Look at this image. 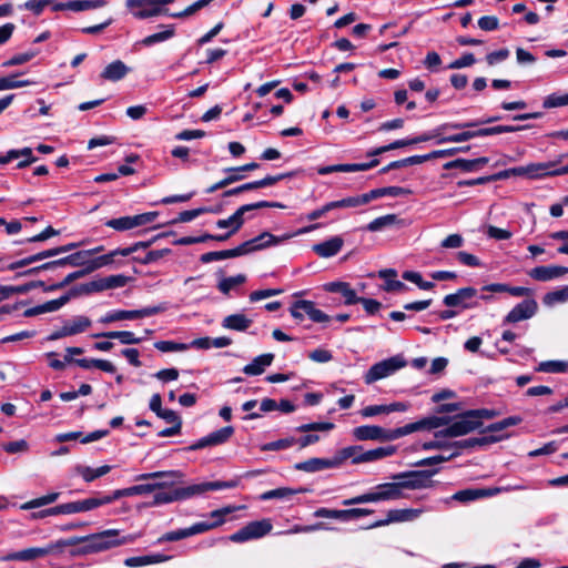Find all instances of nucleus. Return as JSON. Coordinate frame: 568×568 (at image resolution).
Returning <instances> with one entry per match:
<instances>
[{"label": "nucleus", "instance_id": "52", "mask_svg": "<svg viewBox=\"0 0 568 568\" xmlns=\"http://www.w3.org/2000/svg\"><path fill=\"white\" fill-rule=\"evenodd\" d=\"M296 444L295 437H286L278 440H274L271 443H266L261 446V450L268 452V450H283L287 449Z\"/></svg>", "mask_w": 568, "mask_h": 568}, {"label": "nucleus", "instance_id": "64", "mask_svg": "<svg viewBox=\"0 0 568 568\" xmlns=\"http://www.w3.org/2000/svg\"><path fill=\"white\" fill-rule=\"evenodd\" d=\"M403 278L415 283L422 290H430L434 287V283L423 281L422 275L418 272L406 271L403 273Z\"/></svg>", "mask_w": 568, "mask_h": 568}, {"label": "nucleus", "instance_id": "20", "mask_svg": "<svg viewBox=\"0 0 568 568\" xmlns=\"http://www.w3.org/2000/svg\"><path fill=\"white\" fill-rule=\"evenodd\" d=\"M128 277L124 275H110L106 277H101L94 280L85 285V291L89 293L92 292H102L105 290L122 287L126 284Z\"/></svg>", "mask_w": 568, "mask_h": 568}, {"label": "nucleus", "instance_id": "17", "mask_svg": "<svg viewBox=\"0 0 568 568\" xmlns=\"http://www.w3.org/2000/svg\"><path fill=\"white\" fill-rule=\"evenodd\" d=\"M538 310L534 298H527L518 303L503 320V324L517 323L531 318Z\"/></svg>", "mask_w": 568, "mask_h": 568}, {"label": "nucleus", "instance_id": "56", "mask_svg": "<svg viewBox=\"0 0 568 568\" xmlns=\"http://www.w3.org/2000/svg\"><path fill=\"white\" fill-rule=\"evenodd\" d=\"M174 36V28L172 26H170L166 30L164 31H161V32H158V33H153V34H150L148 37H145L143 40H142V43L144 45H153L155 43H159V42H163L165 40H169L170 38H172Z\"/></svg>", "mask_w": 568, "mask_h": 568}, {"label": "nucleus", "instance_id": "63", "mask_svg": "<svg viewBox=\"0 0 568 568\" xmlns=\"http://www.w3.org/2000/svg\"><path fill=\"white\" fill-rule=\"evenodd\" d=\"M154 347L161 352H184L189 349V344L173 341H160L154 344Z\"/></svg>", "mask_w": 568, "mask_h": 568}, {"label": "nucleus", "instance_id": "22", "mask_svg": "<svg viewBox=\"0 0 568 568\" xmlns=\"http://www.w3.org/2000/svg\"><path fill=\"white\" fill-rule=\"evenodd\" d=\"M568 273V267L558 265L537 266L528 272V275L540 282L551 281Z\"/></svg>", "mask_w": 568, "mask_h": 568}, {"label": "nucleus", "instance_id": "9", "mask_svg": "<svg viewBox=\"0 0 568 568\" xmlns=\"http://www.w3.org/2000/svg\"><path fill=\"white\" fill-rule=\"evenodd\" d=\"M239 485V480H217V481H205L200 484L190 485L187 487H180L178 489L179 499L184 500L194 496L203 495L210 490H220V489H229L234 488Z\"/></svg>", "mask_w": 568, "mask_h": 568}, {"label": "nucleus", "instance_id": "36", "mask_svg": "<svg viewBox=\"0 0 568 568\" xmlns=\"http://www.w3.org/2000/svg\"><path fill=\"white\" fill-rule=\"evenodd\" d=\"M476 125H477L476 122L446 123V124L442 125L440 128H438L433 133H425V134H422L419 136L412 138V144H417V143H420V142L429 141V140L438 136L439 135V131H442V130H448V129L458 130V129H465V128H473V126H476Z\"/></svg>", "mask_w": 568, "mask_h": 568}, {"label": "nucleus", "instance_id": "34", "mask_svg": "<svg viewBox=\"0 0 568 568\" xmlns=\"http://www.w3.org/2000/svg\"><path fill=\"white\" fill-rule=\"evenodd\" d=\"M92 337L100 338L105 337L109 339H119L120 343L129 345V344H139L142 342L141 337H136L132 332L129 331H110L104 333L93 334Z\"/></svg>", "mask_w": 568, "mask_h": 568}, {"label": "nucleus", "instance_id": "12", "mask_svg": "<svg viewBox=\"0 0 568 568\" xmlns=\"http://www.w3.org/2000/svg\"><path fill=\"white\" fill-rule=\"evenodd\" d=\"M474 414L470 410L462 414L448 427L443 430L436 432L435 437H458L466 435L478 428L477 419H474Z\"/></svg>", "mask_w": 568, "mask_h": 568}, {"label": "nucleus", "instance_id": "28", "mask_svg": "<svg viewBox=\"0 0 568 568\" xmlns=\"http://www.w3.org/2000/svg\"><path fill=\"white\" fill-rule=\"evenodd\" d=\"M324 288L327 292L341 294L344 297V303L346 305H353L358 302V296L356 292L346 282H329L324 285Z\"/></svg>", "mask_w": 568, "mask_h": 568}, {"label": "nucleus", "instance_id": "39", "mask_svg": "<svg viewBox=\"0 0 568 568\" xmlns=\"http://www.w3.org/2000/svg\"><path fill=\"white\" fill-rule=\"evenodd\" d=\"M75 470L77 474L80 475L87 483H91L94 479L106 475L111 470V466L103 465L98 468H91L89 466H78Z\"/></svg>", "mask_w": 568, "mask_h": 568}, {"label": "nucleus", "instance_id": "37", "mask_svg": "<svg viewBox=\"0 0 568 568\" xmlns=\"http://www.w3.org/2000/svg\"><path fill=\"white\" fill-rule=\"evenodd\" d=\"M150 409L165 422H176L180 416L172 409L162 408V398L160 394H154L150 400Z\"/></svg>", "mask_w": 568, "mask_h": 568}, {"label": "nucleus", "instance_id": "47", "mask_svg": "<svg viewBox=\"0 0 568 568\" xmlns=\"http://www.w3.org/2000/svg\"><path fill=\"white\" fill-rule=\"evenodd\" d=\"M537 371L544 372V373H565L568 371V362H566V361L541 362L538 365Z\"/></svg>", "mask_w": 568, "mask_h": 568}, {"label": "nucleus", "instance_id": "24", "mask_svg": "<svg viewBox=\"0 0 568 568\" xmlns=\"http://www.w3.org/2000/svg\"><path fill=\"white\" fill-rule=\"evenodd\" d=\"M97 508L94 497L82 500L70 501L57 506L58 515H72L78 513H87Z\"/></svg>", "mask_w": 568, "mask_h": 568}, {"label": "nucleus", "instance_id": "30", "mask_svg": "<svg viewBox=\"0 0 568 568\" xmlns=\"http://www.w3.org/2000/svg\"><path fill=\"white\" fill-rule=\"evenodd\" d=\"M396 453L395 446H385V447H378L375 449H371L367 452L361 453L356 459L355 464H364V463H372L379 459H383L385 457H389Z\"/></svg>", "mask_w": 568, "mask_h": 568}, {"label": "nucleus", "instance_id": "4", "mask_svg": "<svg viewBox=\"0 0 568 568\" xmlns=\"http://www.w3.org/2000/svg\"><path fill=\"white\" fill-rule=\"evenodd\" d=\"M436 473V469L403 471L393 475L392 479H399L404 491L426 489L434 487L435 481L432 477Z\"/></svg>", "mask_w": 568, "mask_h": 568}, {"label": "nucleus", "instance_id": "14", "mask_svg": "<svg viewBox=\"0 0 568 568\" xmlns=\"http://www.w3.org/2000/svg\"><path fill=\"white\" fill-rule=\"evenodd\" d=\"M477 290L474 287L459 288L454 294H448L444 297L443 303L448 307H457L459 310L475 308L479 304L476 300Z\"/></svg>", "mask_w": 568, "mask_h": 568}, {"label": "nucleus", "instance_id": "42", "mask_svg": "<svg viewBox=\"0 0 568 568\" xmlns=\"http://www.w3.org/2000/svg\"><path fill=\"white\" fill-rule=\"evenodd\" d=\"M427 161V156L424 155H413L406 159H402L398 161L390 162L388 165L382 169V173H386L390 170L400 169L408 165L422 164Z\"/></svg>", "mask_w": 568, "mask_h": 568}, {"label": "nucleus", "instance_id": "58", "mask_svg": "<svg viewBox=\"0 0 568 568\" xmlns=\"http://www.w3.org/2000/svg\"><path fill=\"white\" fill-rule=\"evenodd\" d=\"M126 496H130L129 489L123 488V489L114 490L111 495L94 497V500L97 503V508H99L101 506L109 505V504L113 503L114 500L120 499L122 497H126Z\"/></svg>", "mask_w": 568, "mask_h": 568}, {"label": "nucleus", "instance_id": "59", "mask_svg": "<svg viewBox=\"0 0 568 568\" xmlns=\"http://www.w3.org/2000/svg\"><path fill=\"white\" fill-rule=\"evenodd\" d=\"M568 105V93L559 94L552 93L545 98L542 106L545 109H552L558 106Z\"/></svg>", "mask_w": 568, "mask_h": 568}, {"label": "nucleus", "instance_id": "48", "mask_svg": "<svg viewBox=\"0 0 568 568\" xmlns=\"http://www.w3.org/2000/svg\"><path fill=\"white\" fill-rule=\"evenodd\" d=\"M396 220H397V216L395 214H387V215H384V216L373 220L371 223H368L366 229L369 232H377L387 226L393 225L396 222Z\"/></svg>", "mask_w": 568, "mask_h": 568}, {"label": "nucleus", "instance_id": "2", "mask_svg": "<svg viewBox=\"0 0 568 568\" xmlns=\"http://www.w3.org/2000/svg\"><path fill=\"white\" fill-rule=\"evenodd\" d=\"M141 536V532L121 536L118 529H106L88 535V545L83 546L82 551L84 554L105 551L122 545L132 544Z\"/></svg>", "mask_w": 568, "mask_h": 568}, {"label": "nucleus", "instance_id": "45", "mask_svg": "<svg viewBox=\"0 0 568 568\" xmlns=\"http://www.w3.org/2000/svg\"><path fill=\"white\" fill-rule=\"evenodd\" d=\"M59 498V493H50L45 496L34 498L32 500H29L20 506V509L22 510H29L39 508L49 504L54 503Z\"/></svg>", "mask_w": 568, "mask_h": 568}, {"label": "nucleus", "instance_id": "49", "mask_svg": "<svg viewBox=\"0 0 568 568\" xmlns=\"http://www.w3.org/2000/svg\"><path fill=\"white\" fill-rule=\"evenodd\" d=\"M212 1L213 0H197L194 3H192L191 6H189L187 8H185L183 11H180L176 13H171L170 16L175 19H183V18L191 17L194 13H196L197 11H200L201 9L209 6Z\"/></svg>", "mask_w": 568, "mask_h": 568}, {"label": "nucleus", "instance_id": "57", "mask_svg": "<svg viewBox=\"0 0 568 568\" xmlns=\"http://www.w3.org/2000/svg\"><path fill=\"white\" fill-rule=\"evenodd\" d=\"M335 427L333 423L323 422V423H308L303 424L296 427V432L298 433H310V432H329Z\"/></svg>", "mask_w": 568, "mask_h": 568}, {"label": "nucleus", "instance_id": "35", "mask_svg": "<svg viewBox=\"0 0 568 568\" xmlns=\"http://www.w3.org/2000/svg\"><path fill=\"white\" fill-rule=\"evenodd\" d=\"M244 210L240 206L231 216L227 219L219 220L216 226L219 229L231 227L230 233H236L244 224Z\"/></svg>", "mask_w": 568, "mask_h": 568}, {"label": "nucleus", "instance_id": "51", "mask_svg": "<svg viewBox=\"0 0 568 568\" xmlns=\"http://www.w3.org/2000/svg\"><path fill=\"white\" fill-rule=\"evenodd\" d=\"M37 54H38V52L34 50H29L27 52L14 54L13 57H11L7 61H4L2 63V67L9 68V67L24 64V63L31 61Z\"/></svg>", "mask_w": 568, "mask_h": 568}, {"label": "nucleus", "instance_id": "40", "mask_svg": "<svg viewBox=\"0 0 568 568\" xmlns=\"http://www.w3.org/2000/svg\"><path fill=\"white\" fill-rule=\"evenodd\" d=\"M242 256L237 247L231 248V250H224V251H215V252H207L201 255L200 261L202 263H211L214 261H221L225 258H233Z\"/></svg>", "mask_w": 568, "mask_h": 568}, {"label": "nucleus", "instance_id": "61", "mask_svg": "<svg viewBox=\"0 0 568 568\" xmlns=\"http://www.w3.org/2000/svg\"><path fill=\"white\" fill-rule=\"evenodd\" d=\"M180 500L178 489H173L170 491H159L153 496V501L151 505L158 506L163 504H170L173 501Z\"/></svg>", "mask_w": 568, "mask_h": 568}, {"label": "nucleus", "instance_id": "26", "mask_svg": "<svg viewBox=\"0 0 568 568\" xmlns=\"http://www.w3.org/2000/svg\"><path fill=\"white\" fill-rule=\"evenodd\" d=\"M70 301V295L65 294L57 300L48 301L41 305H37L34 307H30L24 311L23 315L26 317H32L44 313H51L60 310Z\"/></svg>", "mask_w": 568, "mask_h": 568}, {"label": "nucleus", "instance_id": "11", "mask_svg": "<svg viewBox=\"0 0 568 568\" xmlns=\"http://www.w3.org/2000/svg\"><path fill=\"white\" fill-rule=\"evenodd\" d=\"M290 311L291 315L298 321L308 317L314 323H327L331 320L326 313L316 307L314 302L307 300L296 301Z\"/></svg>", "mask_w": 568, "mask_h": 568}, {"label": "nucleus", "instance_id": "44", "mask_svg": "<svg viewBox=\"0 0 568 568\" xmlns=\"http://www.w3.org/2000/svg\"><path fill=\"white\" fill-rule=\"evenodd\" d=\"M487 496L488 494L484 489H464L455 493L452 499L459 503H468Z\"/></svg>", "mask_w": 568, "mask_h": 568}, {"label": "nucleus", "instance_id": "16", "mask_svg": "<svg viewBox=\"0 0 568 568\" xmlns=\"http://www.w3.org/2000/svg\"><path fill=\"white\" fill-rule=\"evenodd\" d=\"M234 434V428L232 426H225L221 429L210 433L209 435L200 438L195 443H193L189 449L190 450H199L205 447L219 446L226 443Z\"/></svg>", "mask_w": 568, "mask_h": 568}, {"label": "nucleus", "instance_id": "1", "mask_svg": "<svg viewBox=\"0 0 568 568\" xmlns=\"http://www.w3.org/2000/svg\"><path fill=\"white\" fill-rule=\"evenodd\" d=\"M406 498L399 479L376 485L372 490L362 495L344 499L342 505L353 506L367 503L390 501Z\"/></svg>", "mask_w": 568, "mask_h": 568}, {"label": "nucleus", "instance_id": "7", "mask_svg": "<svg viewBox=\"0 0 568 568\" xmlns=\"http://www.w3.org/2000/svg\"><path fill=\"white\" fill-rule=\"evenodd\" d=\"M92 325L91 320L84 315H77L69 320H64L62 325L53 331L48 337V341H58L68 336L84 333Z\"/></svg>", "mask_w": 568, "mask_h": 568}, {"label": "nucleus", "instance_id": "54", "mask_svg": "<svg viewBox=\"0 0 568 568\" xmlns=\"http://www.w3.org/2000/svg\"><path fill=\"white\" fill-rule=\"evenodd\" d=\"M480 134L478 133V130L476 131H463L457 134H453L449 136H444L437 140L438 144L446 143V142H453V143H459L465 142L474 138H479Z\"/></svg>", "mask_w": 568, "mask_h": 568}, {"label": "nucleus", "instance_id": "29", "mask_svg": "<svg viewBox=\"0 0 568 568\" xmlns=\"http://www.w3.org/2000/svg\"><path fill=\"white\" fill-rule=\"evenodd\" d=\"M489 162L488 158H478L474 160L456 159L444 164L445 170L460 169L464 172H474L486 165Z\"/></svg>", "mask_w": 568, "mask_h": 568}, {"label": "nucleus", "instance_id": "19", "mask_svg": "<svg viewBox=\"0 0 568 568\" xmlns=\"http://www.w3.org/2000/svg\"><path fill=\"white\" fill-rule=\"evenodd\" d=\"M352 435L356 440L388 442V430L377 425H363L355 427Z\"/></svg>", "mask_w": 568, "mask_h": 568}, {"label": "nucleus", "instance_id": "8", "mask_svg": "<svg viewBox=\"0 0 568 568\" xmlns=\"http://www.w3.org/2000/svg\"><path fill=\"white\" fill-rule=\"evenodd\" d=\"M163 310L164 308L162 306H148V307H143L141 310H131V311L113 310V311L108 312L105 315H103L99 320V322L102 324H110V323L119 322V321H132V320L143 318V317L159 314Z\"/></svg>", "mask_w": 568, "mask_h": 568}, {"label": "nucleus", "instance_id": "55", "mask_svg": "<svg viewBox=\"0 0 568 568\" xmlns=\"http://www.w3.org/2000/svg\"><path fill=\"white\" fill-rule=\"evenodd\" d=\"M329 210H336V209H349V207H356L363 205L361 195L356 196H348L342 200L332 201L328 202Z\"/></svg>", "mask_w": 568, "mask_h": 568}, {"label": "nucleus", "instance_id": "23", "mask_svg": "<svg viewBox=\"0 0 568 568\" xmlns=\"http://www.w3.org/2000/svg\"><path fill=\"white\" fill-rule=\"evenodd\" d=\"M344 240L336 235L324 242L314 244L312 250L313 252L323 258H328L335 256L343 247Z\"/></svg>", "mask_w": 568, "mask_h": 568}, {"label": "nucleus", "instance_id": "15", "mask_svg": "<svg viewBox=\"0 0 568 568\" xmlns=\"http://www.w3.org/2000/svg\"><path fill=\"white\" fill-rule=\"evenodd\" d=\"M424 513L422 508H404L390 509L387 511L386 518L375 521L369 528L387 526L393 523L414 521Z\"/></svg>", "mask_w": 568, "mask_h": 568}, {"label": "nucleus", "instance_id": "5", "mask_svg": "<svg viewBox=\"0 0 568 568\" xmlns=\"http://www.w3.org/2000/svg\"><path fill=\"white\" fill-rule=\"evenodd\" d=\"M406 366V361L396 355L374 364L365 374L364 379L366 384L375 383L382 378L388 377L398 369Z\"/></svg>", "mask_w": 568, "mask_h": 568}, {"label": "nucleus", "instance_id": "18", "mask_svg": "<svg viewBox=\"0 0 568 568\" xmlns=\"http://www.w3.org/2000/svg\"><path fill=\"white\" fill-rule=\"evenodd\" d=\"M126 7L136 19H148L162 14L155 0H126Z\"/></svg>", "mask_w": 568, "mask_h": 568}, {"label": "nucleus", "instance_id": "10", "mask_svg": "<svg viewBox=\"0 0 568 568\" xmlns=\"http://www.w3.org/2000/svg\"><path fill=\"white\" fill-rule=\"evenodd\" d=\"M271 530L272 524L268 519L251 521L240 530L232 534L229 539L233 542H245L252 539L262 538Z\"/></svg>", "mask_w": 568, "mask_h": 568}, {"label": "nucleus", "instance_id": "43", "mask_svg": "<svg viewBox=\"0 0 568 568\" xmlns=\"http://www.w3.org/2000/svg\"><path fill=\"white\" fill-rule=\"evenodd\" d=\"M104 0H75L65 3V8L73 11H85L105 6Z\"/></svg>", "mask_w": 568, "mask_h": 568}, {"label": "nucleus", "instance_id": "33", "mask_svg": "<svg viewBox=\"0 0 568 568\" xmlns=\"http://www.w3.org/2000/svg\"><path fill=\"white\" fill-rule=\"evenodd\" d=\"M129 71L130 69L121 60H115L104 68L101 78L108 81H119L123 79Z\"/></svg>", "mask_w": 568, "mask_h": 568}, {"label": "nucleus", "instance_id": "46", "mask_svg": "<svg viewBox=\"0 0 568 568\" xmlns=\"http://www.w3.org/2000/svg\"><path fill=\"white\" fill-rule=\"evenodd\" d=\"M567 301H568V285L564 286L560 290H556V291L547 293L542 298L544 304L547 306H554L555 304L565 303Z\"/></svg>", "mask_w": 568, "mask_h": 568}, {"label": "nucleus", "instance_id": "53", "mask_svg": "<svg viewBox=\"0 0 568 568\" xmlns=\"http://www.w3.org/2000/svg\"><path fill=\"white\" fill-rule=\"evenodd\" d=\"M246 281V276L239 274L235 276L226 277L220 281L217 287L223 294H229L231 290L243 284Z\"/></svg>", "mask_w": 568, "mask_h": 568}, {"label": "nucleus", "instance_id": "25", "mask_svg": "<svg viewBox=\"0 0 568 568\" xmlns=\"http://www.w3.org/2000/svg\"><path fill=\"white\" fill-rule=\"evenodd\" d=\"M53 550V547H34V548H28L16 552H10L1 558L3 561H10V560H19V561H31L37 558H41L47 556Z\"/></svg>", "mask_w": 568, "mask_h": 568}, {"label": "nucleus", "instance_id": "31", "mask_svg": "<svg viewBox=\"0 0 568 568\" xmlns=\"http://www.w3.org/2000/svg\"><path fill=\"white\" fill-rule=\"evenodd\" d=\"M274 359V355L271 353L262 354L255 357L252 363L244 366L243 372L246 375L256 376L264 373L265 368L268 367Z\"/></svg>", "mask_w": 568, "mask_h": 568}, {"label": "nucleus", "instance_id": "62", "mask_svg": "<svg viewBox=\"0 0 568 568\" xmlns=\"http://www.w3.org/2000/svg\"><path fill=\"white\" fill-rule=\"evenodd\" d=\"M296 493L297 491L294 489L282 487V488H276V489H272V490L263 493L261 495V499L262 500H270V499H275V498L284 499V498H288V497L293 496Z\"/></svg>", "mask_w": 568, "mask_h": 568}, {"label": "nucleus", "instance_id": "50", "mask_svg": "<svg viewBox=\"0 0 568 568\" xmlns=\"http://www.w3.org/2000/svg\"><path fill=\"white\" fill-rule=\"evenodd\" d=\"M105 225L116 231H126L135 227L133 216H122L119 219H111L105 222Z\"/></svg>", "mask_w": 568, "mask_h": 568}, {"label": "nucleus", "instance_id": "38", "mask_svg": "<svg viewBox=\"0 0 568 568\" xmlns=\"http://www.w3.org/2000/svg\"><path fill=\"white\" fill-rule=\"evenodd\" d=\"M225 173H226V176L223 180H221L220 182L211 185L206 190V193H214L215 191H217L220 189H223L232 183H235V182L244 179V175L242 174L240 166L226 169Z\"/></svg>", "mask_w": 568, "mask_h": 568}, {"label": "nucleus", "instance_id": "41", "mask_svg": "<svg viewBox=\"0 0 568 568\" xmlns=\"http://www.w3.org/2000/svg\"><path fill=\"white\" fill-rule=\"evenodd\" d=\"M17 77H18V74H10L7 77H1L0 78V91L19 89V88L36 84V82L32 80H29V79L18 80Z\"/></svg>", "mask_w": 568, "mask_h": 568}, {"label": "nucleus", "instance_id": "60", "mask_svg": "<svg viewBox=\"0 0 568 568\" xmlns=\"http://www.w3.org/2000/svg\"><path fill=\"white\" fill-rule=\"evenodd\" d=\"M408 145H412V139H402V140H396L387 145H384V146H379V148H376L372 151L368 152V155L371 156H377L384 152H387V151H390V150H395V149H399V148H404V146H408Z\"/></svg>", "mask_w": 568, "mask_h": 568}, {"label": "nucleus", "instance_id": "27", "mask_svg": "<svg viewBox=\"0 0 568 568\" xmlns=\"http://www.w3.org/2000/svg\"><path fill=\"white\" fill-rule=\"evenodd\" d=\"M339 466V460L326 458H311L296 464L295 468L306 473H315L324 469L335 468Z\"/></svg>", "mask_w": 568, "mask_h": 568}, {"label": "nucleus", "instance_id": "6", "mask_svg": "<svg viewBox=\"0 0 568 568\" xmlns=\"http://www.w3.org/2000/svg\"><path fill=\"white\" fill-rule=\"evenodd\" d=\"M448 424V418L446 417H427L423 418L418 422L407 424L405 426L394 428V429H387L388 430V440H395L403 436L409 435L414 432H418L422 429H435L440 426H444Z\"/></svg>", "mask_w": 568, "mask_h": 568}, {"label": "nucleus", "instance_id": "32", "mask_svg": "<svg viewBox=\"0 0 568 568\" xmlns=\"http://www.w3.org/2000/svg\"><path fill=\"white\" fill-rule=\"evenodd\" d=\"M253 321L242 313L232 314L223 318L222 326L226 329L245 332Z\"/></svg>", "mask_w": 568, "mask_h": 568}, {"label": "nucleus", "instance_id": "21", "mask_svg": "<svg viewBox=\"0 0 568 568\" xmlns=\"http://www.w3.org/2000/svg\"><path fill=\"white\" fill-rule=\"evenodd\" d=\"M138 246L139 244H135L134 246L118 248L108 254L98 256L88 263L87 271L92 272L103 266L110 265L114 262V257L118 255L129 256L130 254L136 251Z\"/></svg>", "mask_w": 568, "mask_h": 568}, {"label": "nucleus", "instance_id": "3", "mask_svg": "<svg viewBox=\"0 0 568 568\" xmlns=\"http://www.w3.org/2000/svg\"><path fill=\"white\" fill-rule=\"evenodd\" d=\"M320 227V224H312L308 226H305L303 229H300L295 233H286L282 236H275L268 232H263L260 235H257L254 239H251L248 241L243 242L241 245H239V250L241 255H245L255 251L264 250L271 246H276L290 239H292L295 235L305 234L308 232H312Z\"/></svg>", "mask_w": 568, "mask_h": 568}, {"label": "nucleus", "instance_id": "13", "mask_svg": "<svg viewBox=\"0 0 568 568\" xmlns=\"http://www.w3.org/2000/svg\"><path fill=\"white\" fill-rule=\"evenodd\" d=\"M566 155H560L558 161L556 162H545V163H537V164H530L525 168H518L515 169L514 172L518 174L526 173L530 178H544V176H559L568 174V164L558 169L551 170L557 163L561 162Z\"/></svg>", "mask_w": 568, "mask_h": 568}]
</instances>
